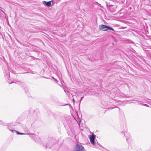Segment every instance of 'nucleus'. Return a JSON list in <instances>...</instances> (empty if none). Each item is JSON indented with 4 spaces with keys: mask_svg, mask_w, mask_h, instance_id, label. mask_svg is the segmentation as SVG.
Here are the masks:
<instances>
[{
    "mask_svg": "<svg viewBox=\"0 0 151 151\" xmlns=\"http://www.w3.org/2000/svg\"><path fill=\"white\" fill-rule=\"evenodd\" d=\"M83 147L81 144H77L74 147V151H84Z\"/></svg>",
    "mask_w": 151,
    "mask_h": 151,
    "instance_id": "f03ea898",
    "label": "nucleus"
},
{
    "mask_svg": "<svg viewBox=\"0 0 151 151\" xmlns=\"http://www.w3.org/2000/svg\"><path fill=\"white\" fill-rule=\"evenodd\" d=\"M10 131L12 132H16L17 133V134H22H22H24V133H19L17 131H16L15 130H10Z\"/></svg>",
    "mask_w": 151,
    "mask_h": 151,
    "instance_id": "39448f33",
    "label": "nucleus"
},
{
    "mask_svg": "<svg viewBox=\"0 0 151 151\" xmlns=\"http://www.w3.org/2000/svg\"><path fill=\"white\" fill-rule=\"evenodd\" d=\"M82 93V92L81 91H78L77 92L76 94L78 96H80V94L81 93Z\"/></svg>",
    "mask_w": 151,
    "mask_h": 151,
    "instance_id": "423d86ee",
    "label": "nucleus"
},
{
    "mask_svg": "<svg viewBox=\"0 0 151 151\" xmlns=\"http://www.w3.org/2000/svg\"><path fill=\"white\" fill-rule=\"evenodd\" d=\"M0 10L3 13L5 14V13H4V11H3V10H1L0 9Z\"/></svg>",
    "mask_w": 151,
    "mask_h": 151,
    "instance_id": "0eeeda50",
    "label": "nucleus"
},
{
    "mask_svg": "<svg viewBox=\"0 0 151 151\" xmlns=\"http://www.w3.org/2000/svg\"><path fill=\"white\" fill-rule=\"evenodd\" d=\"M73 101L74 102V99H73Z\"/></svg>",
    "mask_w": 151,
    "mask_h": 151,
    "instance_id": "9b49d317",
    "label": "nucleus"
},
{
    "mask_svg": "<svg viewBox=\"0 0 151 151\" xmlns=\"http://www.w3.org/2000/svg\"><path fill=\"white\" fill-rule=\"evenodd\" d=\"M95 135L94 134H92L89 137L91 142L93 145H94L95 144Z\"/></svg>",
    "mask_w": 151,
    "mask_h": 151,
    "instance_id": "7ed1b4c3",
    "label": "nucleus"
},
{
    "mask_svg": "<svg viewBox=\"0 0 151 151\" xmlns=\"http://www.w3.org/2000/svg\"><path fill=\"white\" fill-rule=\"evenodd\" d=\"M52 1L47 2L44 1L42 2L43 4L46 6H51V2Z\"/></svg>",
    "mask_w": 151,
    "mask_h": 151,
    "instance_id": "20e7f679",
    "label": "nucleus"
},
{
    "mask_svg": "<svg viewBox=\"0 0 151 151\" xmlns=\"http://www.w3.org/2000/svg\"><path fill=\"white\" fill-rule=\"evenodd\" d=\"M64 91H65V93H67V92L65 91V90H64Z\"/></svg>",
    "mask_w": 151,
    "mask_h": 151,
    "instance_id": "1a4fd4ad",
    "label": "nucleus"
},
{
    "mask_svg": "<svg viewBox=\"0 0 151 151\" xmlns=\"http://www.w3.org/2000/svg\"><path fill=\"white\" fill-rule=\"evenodd\" d=\"M144 105L145 106H148L147 105V104H144Z\"/></svg>",
    "mask_w": 151,
    "mask_h": 151,
    "instance_id": "6e6552de",
    "label": "nucleus"
},
{
    "mask_svg": "<svg viewBox=\"0 0 151 151\" xmlns=\"http://www.w3.org/2000/svg\"><path fill=\"white\" fill-rule=\"evenodd\" d=\"M83 98V97H81V100L82 99V98Z\"/></svg>",
    "mask_w": 151,
    "mask_h": 151,
    "instance_id": "9d476101",
    "label": "nucleus"
},
{
    "mask_svg": "<svg viewBox=\"0 0 151 151\" xmlns=\"http://www.w3.org/2000/svg\"><path fill=\"white\" fill-rule=\"evenodd\" d=\"M99 29L101 30H102L104 31H106L107 30V29H109L111 30L112 31H114V30L111 27L107 26H106L105 25H100L99 26Z\"/></svg>",
    "mask_w": 151,
    "mask_h": 151,
    "instance_id": "f257e3e1",
    "label": "nucleus"
}]
</instances>
